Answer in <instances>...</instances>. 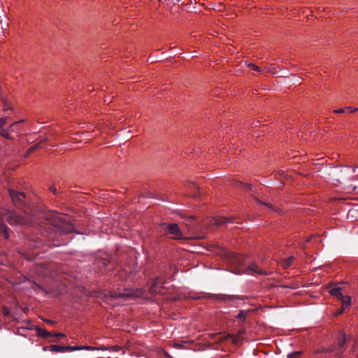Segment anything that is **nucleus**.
Here are the masks:
<instances>
[{"label":"nucleus","mask_w":358,"mask_h":358,"mask_svg":"<svg viewBox=\"0 0 358 358\" xmlns=\"http://www.w3.org/2000/svg\"><path fill=\"white\" fill-rule=\"evenodd\" d=\"M231 264L235 266L234 272L236 274H267L266 272L259 268L255 262L246 264L244 256L241 255L234 256L231 259Z\"/></svg>","instance_id":"nucleus-1"},{"label":"nucleus","mask_w":358,"mask_h":358,"mask_svg":"<svg viewBox=\"0 0 358 358\" xmlns=\"http://www.w3.org/2000/svg\"><path fill=\"white\" fill-rule=\"evenodd\" d=\"M4 220H6L10 224H26L28 223L24 217L17 215L15 213L0 208V233L3 232L6 238H8V234L4 224Z\"/></svg>","instance_id":"nucleus-2"},{"label":"nucleus","mask_w":358,"mask_h":358,"mask_svg":"<svg viewBox=\"0 0 358 358\" xmlns=\"http://www.w3.org/2000/svg\"><path fill=\"white\" fill-rule=\"evenodd\" d=\"M24 122L25 120L15 121L12 123L8 129H1L0 136L8 140H13L15 137L20 136L25 131L24 127L22 125Z\"/></svg>","instance_id":"nucleus-3"},{"label":"nucleus","mask_w":358,"mask_h":358,"mask_svg":"<svg viewBox=\"0 0 358 358\" xmlns=\"http://www.w3.org/2000/svg\"><path fill=\"white\" fill-rule=\"evenodd\" d=\"M329 294L336 297L341 303V309L336 313V315H341L350 305L351 298L348 295H344L341 287H336L329 289Z\"/></svg>","instance_id":"nucleus-4"},{"label":"nucleus","mask_w":358,"mask_h":358,"mask_svg":"<svg viewBox=\"0 0 358 358\" xmlns=\"http://www.w3.org/2000/svg\"><path fill=\"white\" fill-rule=\"evenodd\" d=\"M167 230V234L173 239L184 238L182 231L179 229L177 224H163Z\"/></svg>","instance_id":"nucleus-5"},{"label":"nucleus","mask_w":358,"mask_h":358,"mask_svg":"<svg viewBox=\"0 0 358 358\" xmlns=\"http://www.w3.org/2000/svg\"><path fill=\"white\" fill-rule=\"evenodd\" d=\"M10 196L12 199L13 202L16 206H20L22 203L24 202V200L25 199V196L22 192H17L14 190L10 189L9 191Z\"/></svg>","instance_id":"nucleus-6"},{"label":"nucleus","mask_w":358,"mask_h":358,"mask_svg":"<svg viewBox=\"0 0 358 358\" xmlns=\"http://www.w3.org/2000/svg\"><path fill=\"white\" fill-rule=\"evenodd\" d=\"M90 136L91 134L89 132L83 131L75 134L73 136L71 137V140L76 143H81L83 141L87 143L92 138L90 137Z\"/></svg>","instance_id":"nucleus-7"},{"label":"nucleus","mask_w":358,"mask_h":358,"mask_svg":"<svg viewBox=\"0 0 358 358\" xmlns=\"http://www.w3.org/2000/svg\"><path fill=\"white\" fill-rule=\"evenodd\" d=\"M49 350L55 352H66V346L59 345H51L48 347ZM47 347L43 348V350H46Z\"/></svg>","instance_id":"nucleus-8"},{"label":"nucleus","mask_w":358,"mask_h":358,"mask_svg":"<svg viewBox=\"0 0 358 358\" xmlns=\"http://www.w3.org/2000/svg\"><path fill=\"white\" fill-rule=\"evenodd\" d=\"M247 66L248 67H250L252 70H254L259 73L264 74L269 71V69H268L266 67L262 68V67L257 66L254 64L249 63L247 64Z\"/></svg>","instance_id":"nucleus-9"},{"label":"nucleus","mask_w":358,"mask_h":358,"mask_svg":"<svg viewBox=\"0 0 358 358\" xmlns=\"http://www.w3.org/2000/svg\"><path fill=\"white\" fill-rule=\"evenodd\" d=\"M187 187L192 189V192H191V194L193 196H199V187L197 186V185L193 182H188L187 183Z\"/></svg>","instance_id":"nucleus-10"},{"label":"nucleus","mask_w":358,"mask_h":358,"mask_svg":"<svg viewBox=\"0 0 358 358\" xmlns=\"http://www.w3.org/2000/svg\"><path fill=\"white\" fill-rule=\"evenodd\" d=\"M294 260V257H289V258L282 260V262H281L282 266L285 268L289 267L293 264Z\"/></svg>","instance_id":"nucleus-11"},{"label":"nucleus","mask_w":358,"mask_h":358,"mask_svg":"<svg viewBox=\"0 0 358 358\" xmlns=\"http://www.w3.org/2000/svg\"><path fill=\"white\" fill-rule=\"evenodd\" d=\"M41 148V143H36L35 145H31L30 148H28L27 150V155H33L34 154L35 151L40 149Z\"/></svg>","instance_id":"nucleus-12"},{"label":"nucleus","mask_w":358,"mask_h":358,"mask_svg":"<svg viewBox=\"0 0 358 358\" xmlns=\"http://www.w3.org/2000/svg\"><path fill=\"white\" fill-rule=\"evenodd\" d=\"M229 222L230 219L224 217H217L215 219V223L217 225H221L222 224L227 223Z\"/></svg>","instance_id":"nucleus-13"},{"label":"nucleus","mask_w":358,"mask_h":358,"mask_svg":"<svg viewBox=\"0 0 358 358\" xmlns=\"http://www.w3.org/2000/svg\"><path fill=\"white\" fill-rule=\"evenodd\" d=\"M3 110L4 111H8L9 110H13V106H12L11 103L10 102V101H8L7 99H3Z\"/></svg>","instance_id":"nucleus-14"},{"label":"nucleus","mask_w":358,"mask_h":358,"mask_svg":"<svg viewBox=\"0 0 358 358\" xmlns=\"http://www.w3.org/2000/svg\"><path fill=\"white\" fill-rule=\"evenodd\" d=\"M66 351L80 350L81 346H66Z\"/></svg>","instance_id":"nucleus-15"},{"label":"nucleus","mask_w":358,"mask_h":358,"mask_svg":"<svg viewBox=\"0 0 358 358\" xmlns=\"http://www.w3.org/2000/svg\"><path fill=\"white\" fill-rule=\"evenodd\" d=\"M257 204L261 207H264V208H271V205L270 203H263L260 201H257Z\"/></svg>","instance_id":"nucleus-16"},{"label":"nucleus","mask_w":358,"mask_h":358,"mask_svg":"<svg viewBox=\"0 0 358 358\" xmlns=\"http://www.w3.org/2000/svg\"><path fill=\"white\" fill-rule=\"evenodd\" d=\"M38 334L41 336H43V337H46L48 336V335H50V333L46 331L45 329H39L38 330Z\"/></svg>","instance_id":"nucleus-17"},{"label":"nucleus","mask_w":358,"mask_h":358,"mask_svg":"<svg viewBox=\"0 0 358 358\" xmlns=\"http://www.w3.org/2000/svg\"><path fill=\"white\" fill-rule=\"evenodd\" d=\"M345 111L349 113H355L357 110V108H352L351 107H345Z\"/></svg>","instance_id":"nucleus-18"},{"label":"nucleus","mask_w":358,"mask_h":358,"mask_svg":"<svg viewBox=\"0 0 358 358\" xmlns=\"http://www.w3.org/2000/svg\"><path fill=\"white\" fill-rule=\"evenodd\" d=\"M334 113H338V114H341V113H345V108H339V109H336L333 111Z\"/></svg>","instance_id":"nucleus-19"},{"label":"nucleus","mask_w":358,"mask_h":358,"mask_svg":"<svg viewBox=\"0 0 358 358\" xmlns=\"http://www.w3.org/2000/svg\"><path fill=\"white\" fill-rule=\"evenodd\" d=\"M81 350H95V348L94 347L84 345V346H81Z\"/></svg>","instance_id":"nucleus-20"},{"label":"nucleus","mask_w":358,"mask_h":358,"mask_svg":"<svg viewBox=\"0 0 358 358\" xmlns=\"http://www.w3.org/2000/svg\"><path fill=\"white\" fill-rule=\"evenodd\" d=\"M299 352H294L288 355V358H298Z\"/></svg>","instance_id":"nucleus-21"},{"label":"nucleus","mask_w":358,"mask_h":358,"mask_svg":"<svg viewBox=\"0 0 358 358\" xmlns=\"http://www.w3.org/2000/svg\"><path fill=\"white\" fill-rule=\"evenodd\" d=\"M49 189L50 191H51L54 194H57V189L56 187H55V185H51L49 187Z\"/></svg>","instance_id":"nucleus-22"},{"label":"nucleus","mask_w":358,"mask_h":358,"mask_svg":"<svg viewBox=\"0 0 358 358\" xmlns=\"http://www.w3.org/2000/svg\"><path fill=\"white\" fill-rule=\"evenodd\" d=\"M237 317L238 318H241V319H245V313H243V312H241V313H238Z\"/></svg>","instance_id":"nucleus-23"},{"label":"nucleus","mask_w":358,"mask_h":358,"mask_svg":"<svg viewBox=\"0 0 358 358\" xmlns=\"http://www.w3.org/2000/svg\"><path fill=\"white\" fill-rule=\"evenodd\" d=\"M54 336L58 337V338H63V337L65 336V335L64 334H62V333H55L54 334Z\"/></svg>","instance_id":"nucleus-24"},{"label":"nucleus","mask_w":358,"mask_h":358,"mask_svg":"<svg viewBox=\"0 0 358 358\" xmlns=\"http://www.w3.org/2000/svg\"><path fill=\"white\" fill-rule=\"evenodd\" d=\"M173 346L176 348H181L182 347V344L178 343H174Z\"/></svg>","instance_id":"nucleus-25"},{"label":"nucleus","mask_w":358,"mask_h":358,"mask_svg":"<svg viewBox=\"0 0 358 358\" xmlns=\"http://www.w3.org/2000/svg\"><path fill=\"white\" fill-rule=\"evenodd\" d=\"M71 229L72 227L71 225H67V229L65 231H64V232H69L71 231Z\"/></svg>","instance_id":"nucleus-26"},{"label":"nucleus","mask_w":358,"mask_h":358,"mask_svg":"<svg viewBox=\"0 0 358 358\" xmlns=\"http://www.w3.org/2000/svg\"><path fill=\"white\" fill-rule=\"evenodd\" d=\"M238 338H236V336L233 337V342H236Z\"/></svg>","instance_id":"nucleus-27"},{"label":"nucleus","mask_w":358,"mask_h":358,"mask_svg":"<svg viewBox=\"0 0 358 358\" xmlns=\"http://www.w3.org/2000/svg\"><path fill=\"white\" fill-rule=\"evenodd\" d=\"M121 295H113V297H119Z\"/></svg>","instance_id":"nucleus-28"},{"label":"nucleus","mask_w":358,"mask_h":358,"mask_svg":"<svg viewBox=\"0 0 358 358\" xmlns=\"http://www.w3.org/2000/svg\"><path fill=\"white\" fill-rule=\"evenodd\" d=\"M24 211L25 213H28V210L27 209L24 208Z\"/></svg>","instance_id":"nucleus-29"},{"label":"nucleus","mask_w":358,"mask_h":358,"mask_svg":"<svg viewBox=\"0 0 358 358\" xmlns=\"http://www.w3.org/2000/svg\"><path fill=\"white\" fill-rule=\"evenodd\" d=\"M343 343H344V341L340 344V345H343Z\"/></svg>","instance_id":"nucleus-30"},{"label":"nucleus","mask_w":358,"mask_h":358,"mask_svg":"<svg viewBox=\"0 0 358 358\" xmlns=\"http://www.w3.org/2000/svg\"><path fill=\"white\" fill-rule=\"evenodd\" d=\"M357 358H358V356H357Z\"/></svg>","instance_id":"nucleus-31"}]
</instances>
